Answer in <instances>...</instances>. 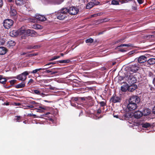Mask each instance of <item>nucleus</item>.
<instances>
[{
  "mask_svg": "<svg viewBox=\"0 0 155 155\" xmlns=\"http://www.w3.org/2000/svg\"><path fill=\"white\" fill-rule=\"evenodd\" d=\"M140 100V98L136 96H133L130 97L129 100V104L127 107L129 110H135L137 108V104L139 103Z\"/></svg>",
  "mask_w": 155,
  "mask_h": 155,
  "instance_id": "nucleus-1",
  "label": "nucleus"
},
{
  "mask_svg": "<svg viewBox=\"0 0 155 155\" xmlns=\"http://www.w3.org/2000/svg\"><path fill=\"white\" fill-rule=\"evenodd\" d=\"M68 11V9L66 8L62 9L56 14V17L58 19L60 20L64 19L67 17Z\"/></svg>",
  "mask_w": 155,
  "mask_h": 155,
  "instance_id": "nucleus-2",
  "label": "nucleus"
},
{
  "mask_svg": "<svg viewBox=\"0 0 155 155\" xmlns=\"http://www.w3.org/2000/svg\"><path fill=\"white\" fill-rule=\"evenodd\" d=\"M29 74L28 71H25L15 77H12L11 78H15L18 80L24 81L27 79V76Z\"/></svg>",
  "mask_w": 155,
  "mask_h": 155,
  "instance_id": "nucleus-3",
  "label": "nucleus"
},
{
  "mask_svg": "<svg viewBox=\"0 0 155 155\" xmlns=\"http://www.w3.org/2000/svg\"><path fill=\"white\" fill-rule=\"evenodd\" d=\"M13 24V21L9 19H5L3 22V26L6 29H8L11 28Z\"/></svg>",
  "mask_w": 155,
  "mask_h": 155,
  "instance_id": "nucleus-4",
  "label": "nucleus"
},
{
  "mask_svg": "<svg viewBox=\"0 0 155 155\" xmlns=\"http://www.w3.org/2000/svg\"><path fill=\"white\" fill-rule=\"evenodd\" d=\"M137 75L130 74L128 76V81L130 84H134L137 82Z\"/></svg>",
  "mask_w": 155,
  "mask_h": 155,
  "instance_id": "nucleus-5",
  "label": "nucleus"
},
{
  "mask_svg": "<svg viewBox=\"0 0 155 155\" xmlns=\"http://www.w3.org/2000/svg\"><path fill=\"white\" fill-rule=\"evenodd\" d=\"M138 65L137 63L130 66L128 69L130 74H133L134 73L138 71L139 69Z\"/></svg>",
  "mask_w": 155,
  "mask_h": 155,
  "instance_id": "nucleus-6",
  "label": "nucleus"
},
{
  "mask_svg": "<svg viewBox=\"0 0 155 155\" xmlns=\"http://www.w3.org/2000/svg\"><path fill=\"white\" fill-rule=\"evenodd\" d=\"M149 57V55L146 54L144 55H141L139 57L136 58L139 63H143L147 61V59Z\"/></svg>",
  "mask_w": 155,
  "mask_h": 155,
  "instance_id": "nucleus-7",
  "label": "nucleus"
},
{
  "mask_svg": "<svg viewBox=\"0 0 155 155\" xmlns=\"http://www.w3.org/2000/svg\"><path fill=\"white\" fill-rule=\"evenodd\" d=\"M67 13L68 12L72 15H75L77 14L79 10L78 9L75 7H71L68 9Z\"/></svg>",
  "mask_w": 155,
  "mask_h": 155,
  "instance_id": "nucleus-8",
  "label": "nucleus"
},
{
  "mask_svg": "<svg viewBox=\"0 0 155 155\" xmlns=\"http://www.w3.org/2000/svg\"><path fill=\"white\" fill-rule=\"evenodd\" d=\"M121 97L120 95H117L116 94L111 97L110 101L114 103L120 102L121 101Z\"/></svg>",
  "mask_w": 155,
  "mask_h": 155,
  "instance_id": "nucleus-9",
  "label": "nucleus"
},
{
  "mask_svg": "<svg viewBox=\"0 0 155 155\" xmlns=\"http://www.w3.org/2000/svg\"><path fill=\"white\" fill-rule=\"evenodd\" d=\"M100 2H90L87 4L86 6V8L87 9H90L94 5H100Z\"/></svg>",
  "mask_w": 155,
  "mask_h": 155,
  "instance_id": "nucleus-10",
  "label": "nucleus"
},
{
  "mask_svg": "<svg viewBox=\"0 0 155 155\" xmlns=\"http://www.w3.org/2000/svg\"><path fill=\"white\" fill-rule=\"evenodd\" d=\"M130 84V85H128V91H129L133 92L137 88V86L136 84Z\"/></svg>",
  "mask_w": 155,
  "mask_h": 155,
  "instance_id": "nucleus-11",
  "label": "nucleus"
},
{
  "mask_svg": "<svg viewBox=\"0 0 155 155\" xmlns=\"http://www.w3.org/2000/svg\"><path fill=\"white\" fill-rule=\"evenodd\" d=\"M10 12L11 15L12 16H15L17 14L15 9L14 7L12 6H11L10 11Z\"/></svg>",
  "mask_w": 155,
  "mask_h": 155,
  "instance_id": "nucleus-12",
  "label": "nucleus"
},
{
  "mask_svg": "<svg viewBox=\"0 0 155 155\" xmlns=\"http://www.w3.org/2000/svg\"><path fill=\"white\" fill-rule=\"evenodd\" d=\"M142 112L140 111L135 112L134 114V117L136 118H139L143 116Z\"/></svg>",
  "mask_w": 155,
  "mask_h": 155,
  "instance_id": "nucleus-13",
  "label": "nucleus"
},
{
  "mask_svg": "<svg viewBox=\"0 0 155 155\" xmlns=\"http://www.w3.org/2000/svg\"><path fill=\"white\" fill-rule=\"evenodd\" d=\"M142 113L143 115L144 116L149 115L150 113V110L149 108H145Z\"/></svg>",
  "mask_w": 155,
  "mask_h": 155,
  "instance_id": "nucleus-14",
  "label": "nucleus"
},
{
  "mask_svg": "<svg viewBox=\"0 0 155 155\" xmlns=\"http://www.w3.org/2000/svg\"><path fill=\"white\" fill-rule=\"evenodd\" d=\"M7 81V79L4 78L3 76L0 75V83L3 84H5Z\"/></svg>",
  "mask_w": 155,
  "mask_h": 155,
  "instance_id": "nucleus-15",
  "label": "nucleus"
},
{
  "mask_svg": "<svg viewBox=\"0 0 155 155\" xmlns=\"http://www.w3.org/2000/svg\"><path fill=\"white\" fill-rule=\"evenodd\" d=\"M25 86V84L24 82H21V83L16 84L15 87L17 88H19L24 87Z\"/></svg>",
  "mask_w": 155,
  "mask_h": 155,
  "instance_id": "nucleus-16",
  "label": "nucleus"
},
{
  "mask_svg": "<svg viewBox=\"0 0 155 155\" xmlns=\"http://www.w3.org/2000/svg\"><path fill=\"white\" fill-rule=\"evenodd\" d=\"M6 52V48L3 47H0V55H3Z\"/></svg>",
  "mask_w": 155,
  "mask_h": 155,
  "instance_id": "nucleus-17",
  "label": "nucleus"
},
{
  "mask_svg": "<svg viewBox=\"0 0 155 155\" xmlns=\"http://www.w3.org/2000/svg\"><path fill=\"white\" fill-rule=\"evenodd\" d=\"M128 85L125 84L122 85L121 87V90L123 92H125L127 90L128 91Z\"/></svg>",
  "mask_w": 155,
  "mask_h": 155,
  "instance_id": "nucleus-18",
  "label": "nucleus"
},
{
  "mask_svg": "<svg viewBox=\"0 0 155 155\" xmlns=\"http://www.w3.org/2000/svg\"><path fill=\"white\" fill-rule=\"evenodd\" d=\"M15 44L16 43L15 41L11 40L8 42L7 45H8V46L10 47L15 46Z\"/></svg>",
  "mask_w": 155,
  "mask_h": 155,
  "instance_id": "nucleus-19",
  "label": "nucleus"
},
{
  "mask_svg": "<svg viewBox=\"0 0 155 155\" xmlns=\"http://www.w3.org/2000/svg\"><path fill=\"white\" fill-rule=\"evenodd\" d=\"M38 19L41 21H45L46 20V18L44 16L39 15L37 17Z\"/></svg>",
  "mask_w": 155,
  "mask_h": 155,
  "instance_id": "nucleus-20",
  "label": "nucleus"
},
{
  "mask_svg": "<svg viewBox=\"0 0 155 155\" xmlns=\"http://www.w3.org/2000/svg\"><path fill=\"white\" fill-rule=\"evenodd\" d=\"M10 35L12 37L16 36L18 35V33L15 30H13L10 32Z\"/></svg>",
  "mask_w": 155,
  "mask_h": 155,
  "instance_id": "nucleus-21",
  "label": "nucleus"
},
{
  "mask_svg": "<svg viewBox=\"0 0 155 155\" xmlns=\"http://www.w3.org/2000/svg\"><path fill=\"white\" fill-rule=\"evenodd\" d=\"M71 61L70 59H67L65 60H60L58 61L57 64H58V63H67L70 62Z\"/></svg>",
  "mask_w": 155,
  "mask_h": 155,
  "instance_id": "nucleus-22",
  "label": "nucleus"
},
{
  "mask_svg": "<svg viewBox=\"0 0 155 155\" xmlns=\"http://www.w3.org/2000/svg\"><path fill=\"white\" fill-rule=\"evenodd\" d=\"M15 3L17 5L21 6L24 4L23 0H15Z\"/></svg>",
  "mask_w": 155,
  "mask_h": 155,
  "instance_id": "nucleus-23",
  "label": "nucleus"
},
{
  "mask_svg": "<svg viewBox=\"0 0 155 155\" xmlns=\"http://www.w3.org/2000/svg\"><path fill=\"white\" fill-rule=\"evenodd\" d=\"M18 34H19L22 35L26 32V31L24 29H23V28H21L18 29Z\"/></svg>",
  "mask_w": 155,
  "mask_h": 155,
  "instance_id": "nucleus-24",
  "label": "nucleus"
},
{
  "mask_svg": "<svg viewBox=\"0 0 155 155\" xmlns=\"http://www.w3.org/2000/svg\"><path fill=\"white\" fill-rule=\"evenodd\" d=\"M150 124L148 123H146L143 124L142 125V127L144 128H147L150 127Z\"/></svg>",
  "mask_w": 155,
  "mask_h": 155,
  "instance_id": "nucleus-25",
  "label": "nucleus"
},
{
  "mask_svg": "<svg viewBox=\"0 0 155 155\" xmlns=\"http://www.w3.org/2000/svg\"><path fill=\"white\" fill-rule=\"evenodd\" d=\"M39 71V68L35 69L32 71H28L29 74H35L36 73H38V72Z\"/></svg>",
  "mask_w": 155,
  "mask_h": 155,
  "instance_id": "nucleus-26",
  "label": "nucleus"
},
{
  "mask_svg": "<svg viewBox=\"0 0 155 155\" xmlns=\"http://www.w3.org/2000/svg\"><path fill=\"white\" fill-rule=\"evenodd\" d=\"M133 46V44H121L119 47L127 46V47H132Z\"/></svg>",
  "mask_w": 155,
  "mask_h": 155,
  "instance_id": "nucleus-27",
  "label": "nucleus"
},
{
  "mask_svg": "<svg viewBox=\"0 0 155 155\" xmlns=\"http://www.w3.org/2000/svg\"><path fill=\"white\" fill-rule=\"evenodd\" d=\"M32 93L37 95H41L40 92L39 91L37 90H32Z\"/></svg>",
  "mask_w": 155,
  "mask_h": 155,
  "instance_id": "nucleus-28",
  "label": "nucleus"
},
{
  "mask_svg": "<svg viewBox=\"0 0 155 155\" xmlns=\"http://www.w3.org/2000/svg\"><path fill=\"white\" fill-rule=\"evenodd\" d=\"M103 14V13L102 12H99V13H97V14H94L93 15H91V17H96L97 16L101 15H102Z\"/></svg>",
  "mask_w": 155,
  "mask_h": 155,
  "instance_id": "nucleus-29",
  "label": "nucleus"
},
{
  "mask_svg": "<svg viewBox=\"0 0 155 155\" xmlns=\"http://www.w3.org/2000/svg\"><path fill=\"white\" fill-rule=\"evenodd\" d=\"M111 4L113 5H119V2L116 0H113L111 2Z\"/></svg>",
  "mask_w": 155,
  "mask_h": 155,
  "instance_id": "nucleus-30",
  "label": "nucleus"
},
{
  "mask_svg": "<svg viewBox=\"0 0 155 155\" xmlns=\"http://www.w3.org/2000/svg\"><path fill=\"white\" fill-rule=\"evenodd\" d=\"M94 41L93 39H92V38H90L88 39H87L86 40V42L87 43H92Z\"/></svg>",
  "mask_w": 155,
  "mask_h": 155,
  "instance_id": "nucleus-31",
  "label": "nucleus"
},
{
  "mask_svg": "<svg viewBox=\"0 0 155 155\" xmlns=\"http://www.w3.org/2000/svg\"><path fill=\"white\" fill-rule=\"evenodd\" d=\"M60 56H55L49 60V61H52L56 60L60 58Z\"/></svg>",
  "mask_w": 155,
  "mask_h": 155,
  "instance_id": "nucleus-32",
  "label": "nucleus"
},
{
  "mask_svg": "<svg viewBox=\"0 0 155 155\" xmlns=\"http://www.w3.org/2000/svg\"><path fill=\"white\" fill-rule=\"evenodd\" d=\"M30 35L32 37H34L36 35V32L33 30H31Z\"/></svg>",
  "mask_w": 155,
  "mask_h": 155,
  "instance_id": "nucleus-33",
  "label": "nucleus"
},
{
  "mask_svg": "<svg viewBox=\"0 0 155 155\" xmlns=\"http://www.w3.org/2000/svg\"><path fill=\"white\" fill-rule=\"evenodd\" d=\"M17 80L15 79H13L9 81V82L10 83V84L12 85L15 84V83L16 82Z\"/></svg>",
  "mask_w": 155,
  "mask_h": 155,
  "instance_id": "nucleus-34",
  "label": "nucleus"
},
{
  "mask_svg": "<svg viewBox=\"0 0 155 155\" xmlns=\"http://www.w3.org/2000/svg\"><path fill=\"white\" fill-rule=\"evenodd\" d=\"M57 62H58V61L57 62H49V63H48V64H45V65L44 67H45L46 66H47L48 65H50L51 64H57Z\"/></svg>",
  "mask_w": 155,
  "mask_h": 155,
  "instance_id": "nucleus-35",
  "label": "nucleus"
},
{
  "mask_svg": "<svg viewBox=\"0 0 155 155\" xmlns=\"http://www.w3.org/2000/svg\"><path fill=\"white\" fill-rule=\"evenodd\" d=\"M130 116H131L129 114H126L123 115V117L126 118H129Z\"/></svg>",
  "mask_w": 155,
  "mask_h": 155,
  "instance_id": "nucleus-36",
  "label": "nucleus"
},
{
  "mask_svg": "<svg viewBox=\"0 0 155 155\" xmlns=\"http://www.w3.org/2000/svg\"><path fill=\"white\" fill-rule=\"evenodd\" d=\"M16 117L17 118L15 120L16 121V122H19L21 121V117L20 116H16Z\"/></svg>",
  "mask_w": 155,
  "mask_h": 155,
  "instance_id": "nucleus-37",
  "label": "nucleus"
},
{
  "mask_svg": "<svg viewBox=\"0 0 155 155\" xmlns=\"http://www.w3.org/2000/svg\"><path fill=\"white\" fill-rule=\"evenodd\" d=\"M37 54H38L37 53L30 54H29L28 55H27L26 56V57H33V56H35L37 55Z\"/></svg>",
  "mask_w": 155,
  "mask_h": 155,
  "instance_id": "nucleus-38",
  "label": "nucleus"
},
{
  "mask_svg": "<svg viewBox=\"0 0 155 155\" xmlns=\"http://www.w3.org/2000/svg\"><path fill=\"white\" fill-rule=\"evenodd\" d=\"M99 104L101 107H104L106 105V103L104 101H101L99 102Z\"/></svg>",
  "mask_w": 155,
  "mask_h": 155,
  "instance_id": "nucleus-39",
  "label": "nucleus"
},
{
  "mask_svg": "<svg viewBox=\"0 0 155 155\" xmlns=\"http://www.w3.org/2000/svg\"><path fill=\"white\" fill-rule=\"evenodd\" d=\"M31 31V29H28V30H27V31H26L27 35L28 36H30Z\"/></svg>",
  "mask_w": 155,
  "mask_h": 155,
  "instance_id": "nucleus-40",
  "label": "nucleus"
},
{
  "mask_svg": "<svg viewBox=\"0 0 155 155\" xmlns=\"http://www.w3.org/2000/svg\"><path fill=\"white\" fill-rule=\"evenodd\" d=\"M34 81L32 79H30L29 81L28 84L29 85L31 84V83H32L34 82Z\"/></svg>",
  "mask_w": 155,
  "mask_h": 155,
  "instance_id": "nucleus-41",
  "label": "nucleus"
},
{
  "mask_svg": "<svg viewBox=\"0 0 155 155\" xmlns=\"http://www.w3.org/2000/svg\"><path fill=\"white\" fill-rule=\"evenodd\" d=\"M41 47V46L39 45H36L33 46V49H38Z\"/></svg>",
  "mask_w": 155,
  "mask_h": 155,
  "instance_id": "nucleus-42",
  "label": "nucleus"
},
{
  "mask_svg": "<svg viewBox=\"0 0 155 155\" xmlns=\"http://www.w3.org/2000/svg\"><path fill=\"white\" fill-rule=\"evenodd\" d=\"M27 49H33V45H29L28 46L26 47Z\"/></svg>",
  "mask_w": 155,
  "mask_h": 155,
  "instance_id": "nucleus-43",
  "label": "nucleus"
},
{
  "mask_svg": "<svg viewBox=\"0 0 155 155\" xmlns=\"http://www.w3.org/2000/svg\"><path fill=\"white\" fill-rule=\"evenodd\" d=\"M131 1V0H122L121 1V3L122 4L127 3L129 1Z\"/></svg>",
  "mask_w": 155,
  "mask_h": 155,
  "instance_id": "nucleus-44",
  "label": "nucleus"
},
{
  "mask_svg": "<svg viewBox=\"0 0 155 155\" xmlns=\"http://www.w3.org/2000/svg\"><path fill=\"white\" fill-rule=\"evenodd\" d=\"M51 67V66H50L49 67H48V68H39V71L44 70H45L46 69L48 68H50Z\"/></svg>",
  "mask_w": 155,
  "mask_h": 155,
  "instance_id": "nucleus-45",
  "label": "nucleus"
},
{
  "mask_svg": "<svg viewBox=\"0 0 155 155\" xmlns=\"http://www.w3.org/2000/svg\"><path fill=\"white\" fill-rule=\"evenodd\" d=\"M143 1L144 0H137V2L140 4H142L143 3Z\"/></svg>",
  "mask_w": 155,
  "mask_h": 155,
  "instance_id": "nucleus-46",
  "label": "nucleus"
},
{
  "mask_svg": "<svg viewBox=\"0 0 155 155\" xmlns=\"http://www.w3.org/2000/svg\"><path fill=\"white\" fill-rule=\"evenodd\" d=\"M41 27V26L39 25H35V28L36 29H40Z\"/></svg>",
  "mask_w": 155,
  "mask_h": 155,
  "instance_id": "nucleus-47",
  "label": "nucleus"
},
{
  "mask_svg": "<svg viewBox=\"0 0 155 155\" xmlns=\"http://www.w3.org/2000/svg\"><path fill=\"white\" fill-rule=\"evenodd\" d=\"M72 100L74 101H77L78 100V97H73L72 98Z\"/></svg>",
  "mask_w": 155,
  "mask_h": 155,
  "instance_id": "nucleus-48",
  "label": "nucleus"
},
{
  "mask_svg": "<svg viewBox=\"0 0 155 155\" xmlns=\"http://www.w3.org/2000/svg\"><path fill=\"white\" fill-rule=\"evenodd\" d=\"M51 74L52 75L54 74L58 73V71H52L51 70Z\"/></svg>",
  "mask_w": 155,
  "mask_h": 155,
  "instance_id": "nucleus-49",
  "label": "nucleus"
},
{
  "mask_svg": "<svg viewBox=\"0 0 155 155\" xmlns=\"http://www.w3.org/2000/svg\"><path fill=\"white\" fill-rule=\"evenodd\" d=\"M104 21H105V22L107 21V19L106 18L103 19H101L100 21V22H102Z\"/></svg>",
  "mask_w": 155,
  "mask_h": 155,
  "instance_id": "nucleus-50",
  "label": "nucleus"
},
{
  "mask_svg": "<svg viewBox=\"0 0 155 155\" xmlns=\"http://www.w3.org/2000/svg\"><path fill=\"white\" fill-rule=\"evenodd\" d=\"M34 107V106L32 105L28 106H27V108H26V109H28L29 108H33Z\"/></svg>",
  "mask_w": 155,
  "mask_h": 155,
  "instance_id": "nucleus-51",
  "label": "nucleus"
},
{
  "mask_svg": "<svg viewBox=\"0 0 155 155\" xmlns=\"http://www.w3.org/2000/svg\"><path fill=\"white\" fill-rule=\"evenodd\" d=\"M14 104L15 106H20L21 105V104L19 103H15Z\"/></svg>",
  "mask_w": 155,
  "mask_h": 155,
  "instance_id": "nucleus-52",
  "label": "nucleus"
},
{
  "mask_svg": "<svg viewBox=\"0 0 155 155\" xmlns=\"http://www.w3.org/2000/svg\"><path fill=\"white\" fill-rule=\"evenodd\" d=\"M51 72V70H46L44 71V72L45 73H49Z\"/></svg>",
  "mask_w": 155,
  "mask_h": 155,
  "instance_id": "nucleus-53",
  "label": "nucleus"
},
{
  "mask_svg": "<svg viewBox=\"0 0 155 155\" xmlns=\"http://www.w3.org/2000/svg\"><path fill=\"white\" fill-rule=\"evenodd\" d=\"M124 39V38H121V39H119L117 41V42H116L117 43H118L120 42V41H122Z\"/></svg>",
  "mask_w": 155,
  "mask_h": 155,
  "instance_id": "nucleus-54",
  "label": "nucleus"
},
{
  "mask_svg": "<svg viewBox=\"0 0 155 155\" xmlns=\"http://www.w3.org/2000/svg\"><path fill=\"white\" fill-rule=\"evenodd\" d=\"M3 1L2 0H0V8L3 5Z\"/></svg>",
  "mask_w": 155,
  "mask_h": 155,
  "instance_id": "nucleus-55",
  "label": "nucleus"
},
{
  "mask_svg": "<svg viewBox=\"0 0 155 155\" xmlns=\"http://www.w3.org/2000/svg\"><path fill=\"white\" fill-rule=\"evenodd\" d=\"M11 86H7L6 85H4V87L6 89H9L11 87Z\"/></svg>",
  "mask_w": 155,
  "mask_h": 155,
  "instance_id": "nucleus-56",
  "label": "nucleus"
},
{
  "mask_svg": "<svg viewBox=\"0 0 155 155\" xmlns=\"http://www.w3.org/2000/svg\"><path fill=\"white\" fill-rule=\"evenodd\" d=\"M30 52H23V53L21 54V55H24L25 54H27Z\"/></svg>",
  "mask_w": 155,
  "mask_h": 155,
  "instance_id": "nucleus-57",
  "label": "nucleus"
},
{
  "mask_svg": "<svg viewBox=\"0 0 155 155\" xmlns=\"http://www.w3.org/2000/svg\"><path fill=\"white\" fill-rule=\"evenodd\" d=\"M39 107L41 109H42L43 110H45L46 109V107L45 106H39Z\"/></svg>",
  "mask_w": 155,
  "mask_h": 155,
  "instance_id": "nucleus-58",
  "label": "nucleus"
},
{
  "mask_svg": "<svg viewBox=\"0 0 155 155\" xmlns=\"http://www.w3.org/2000/svg\"><path fill=\"white\" fill-rule=\"evenodd\" d=\"M152 112L153 114H155V106H154L152 109Z\"/></svg>",
  "mask_w": 155,
  "mask_h": 155,
  "instance_id": "nucleus-59",
  "label": "nucleus"
},
{
  "mask_svg": "<svg viewBox=\"0 0 155 155\" xmlns=\"http://www.w3.org/2000/svg\"><path fill=\"white\" fill-rule=\"evenodd\" d=\"M101 112V110L100 109H98L97 110V114H100Z\"/></svg>",
  "mask_w": 155,
  "mask_h": 155,
  "instance_id": "nucleus-60",
  "label": "nucleus"
},
{
  "mask_svg": "<svg viewBox=\"0 0 155 155\" xmlns=\"http://www.w3.org/2000/svg\"><path fill=\"white\" fill-rule=\"evenodd\" d=\"M105 31H102L100 32H99L98 35L102 34Z\"/></svg>",
  "mask_w": 155,
  "mask_h": 155,
  "instance_id": "nucleus-61",
  "label": "nucleus"
},
{
  "mask_svg": "<svg viewBox=\"0 0 155 155\" xmlns=\"http://www.w3.org/2000/svg\"><path fill=\"white\" fill-rule=\"evenodd\" d=\"M150 90L151 91H154V88L153 87H150Z\"/></svg>",
  "mask_w": 155,
  "mask_h": 155,
  "instance_id": "nucleus-62",
  "label": "nucleus"
},
{
  "mask_svg": "<svg viewBox=\"0 0 155 155\" xmlns=\"http://www.w3.org/2000/svg\"><path fill=\"white\" fill-rule=\"evenodd\" d=\"M31 103L32 104H38L37 103H36L35 101H32L31 102Z\"/></svg>",
  "mask_w": 155,
  "mask_h": 155,
  "instance_id": "nucleus-63",
  "label": "nucleus"
},
{
  "mask_svg": "<svg viewBox=\"0 0 155 155\" xmlns=\"http://www.w3.org/2000/svg\"><path fill=\"white\" fill-rule=\"evenodd\" d=\"M120 51L122 52H124L126 51V50L124 49H120Z\"/></svg>",
  "mask_w": 155,
  "mask_h": 155,
  "instance_id": "nucleus-64",
  "label": "nucleus"
}]
</instances>
